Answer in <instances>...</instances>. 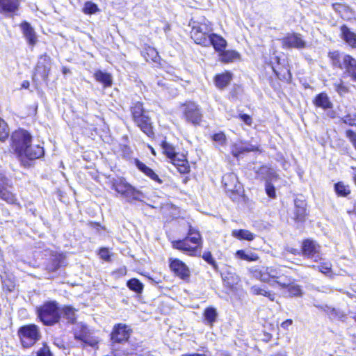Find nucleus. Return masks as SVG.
Returning <instances> with one entry per match:
<instances>
[{
	"mask_svg": "<svg viewBox=\"0 0 356 356\" xmlns=\"http://www.w3.org/2000/svg\"><path fill=\"white\" fill-rule=\"evenodd\" d=\"M327 312L332 318L341 319L344 317V314L339 309L327 307Z\"/></svg>",
	"mask_w": 356,
	"mask_h": 356,
	"instance_id": "obj_48",
	"label": "nucleus"
},
{
	"mask_svg": "<svg viewBox=\"0 0 356 356\" xmlns=\"http://www.w3.org/2000/svg\"><path fill=\"white\" fill-rule=\"evenodd\" d=\"M169 266L170 270L179 278L186 280L190 277L191 272L189 268L182 261L175 259H169Z\"/></svg>",
	"mask_w": 356,
	"mask_h": 356,
	"instance_id": "obj_14",
	"label": "nucleus"
},
{
	"mask_svg": "<svg viewBox=\"0 0 356 356\" xmlns=\"http://www.w3.org/2000/svg\"><path fill=\"white\" fill-rule=\"evenodd\" d=\"M202 258L204 261H206L208 264L211 265L214 269H217V264L214 259L212 257V254L210 252H206L203 254Z\"/></svg>",
	"mask_w": 356,
	"mask_h": 356,
	"instance_id": "obj_49",
	"label": "nucleus"
},
{
	"mask_svg": "<svg viewBox=\"0 0 356 356\" xmlns=\"http://www.w3.org/2000/svg\"><path fill=\"white\" fill-rule=\"evenodd\" d=\"M334 191L339 196L346 197L350 193V186L342 181L334 184Z\"/></svg>",
	"mask_w": 356,
	"mask_h": 356,
	"instance_id": "obj_40",
	"label": "nucleus"
},
{
	"mask_svg": "<svg viewBox=\"0 0 356 356\" xmlns=\"http://www.w3.org/2000/svg\"><path fill=\"white\" fill-rule=\"evenodd\" d=\"M188 238H184V240L176 241L172 242V247L175 249L179 250L184 252L187 253L190 256H195L197 254V251L196 250V248L193 245H190L188 244Z\"/></svg>",
	"mask_w": 356,
	"mask_h": 356,
	"instance_id": "obj_21",
	"label": "nucleus"
},
{
	"mask_svg": "<svg viewBox=\"0 0 356 356\" xmlns=\"http://www.w3.org/2000/svg\"><path fill=\"white\" fill-rule=\"evenodd\" d=\"M346 135L356 149V133L349 129L346 131Z\"/></svg>",
	"mask_w": 356,
	"mask_h": 356,
	"instance_id": "obj_53",
	"label": "nucleus"
},
{
	"mask_svg": "<svg viewBox=\"0 0 356 356\" xmlns=\"http://www.w3.org/2000/svg\"><path fill=\"white\" fill-rule=\"evenodd\" d=\"M341 33L342 38L348 44H349L352 47H354L355 46L356 34L352 32L349 29V28H348L346 26H342L341 27Z\"/></svg>",
	"mask_w": 356,
	"mask_h": 356,
	"instance_id": "obj_29",
	"label": "nucleus"
},
{
	"mask_svg": "<svg viewBox=\"0 0 356 356\" xmlns=\"http://www.w3.org/2000/svg\"><path fill=\"white\" fill-rule=\"evenodd\" d=\"M235 256L236 258L245 260L248 261H255L259 259V256L257 253L251 251V250H237Z\"/></svg>",
	"mask_w": 356,
	"mask_h": 356,
	"instance_id": "obj_32",
	"label": "nucleus"
},
{
	"mask_svg": "<svg viewBox=\"0 0 356 356\" xmlns=\"http://www.w3.org/2000/svg\"><path fill=\"white\" fill-rule=\"evenodd\" d=\"M248 271L253 277L265 283H270L271 280L276 283L282 275L280 268L275 266H255L249 268Z\"/></svg>",
	"mask_w": 356,
	"mask_h": 356,
	"instance_id": "obj_2",
	"label": "nucleus"
},
{
	"mask_svg": "<svg viewBox=\"0 0 356 356\" xmlns=\"http://www.w3.org/2000/svg\"><path fill=\"white\" fill-rule=\"evenodd\" d=\"M278 178V175L275 169L270 168V172L268 173L266 179V182L274 181Z\"/></svg>",
	"mask_w": 356,
	"mask_h": 356,
	"instance_id": "obj_51",
	"label": "nucleus"
},
{
	"mask_svg": "<svg viewBox=\"0 0 356 356\" xmlns=\"http://www.w3.org/2000/svg\"><path fill=\"white\" fill-rule=\"evenodd\" d=\"M232 79V74L229 72L217 74L215 76L214 81L216 86L219 89H223L227 87Z\"/></svg>",
	"mask_w": 356,
	"mask_h": 356,
	"instance_id": "obj_25",
	"label": "nucleus"
},
{
	"mask_svg": "<svg viewBox=\"0 0 356 356\" xmlns=\"http://www.w3.org/2000/svg\"><path fill=\"white\" fill-rule=\"evenodd\" d=\"M44 154V148L40 145H28L27 148L21 152L18 156L21 159L26 158L29 160L38 159L42 157Z\"/></svg>",
	"mask_w": 356,
	"mask_h": 356,
	"instance_id": "obj_19",
	"label": "nucleus"
},
{
	"mask_svg": "<svg viewBox=\"0 0 356 356\" xmlns=\"http://www.w3.org/2000/svg\"><path fill=\"white\" fill-rule=\"evenodd\" d=\"M257 147L252 145H245L243 143H236L232 147V152L234 156L237 157L240 154L246 152H254Z\"/></svg>",
	"mask_w": 356,
	"mask_h": 356,
	"instance_id": "obj_27",
	"label": "nucleus"
},
{
	"mask_svg": "<svg viewBox=\"0 0 356 356\" xmlns=\"http://www.w3.org/2000/svg\"><path fill=\"white\" fill-rule=\"evenodd\" d=\"M98 10L97 6L91 1L86 2L83 8V13L89 15L95 13Z\"/></svg>",
	"mask_w": 356,
	"mask_h": 356,
	"instance_id": "obj_46",
	"label": "nucleus"
},
{
	"mask_svg": "<svg viewBox=\"0 0 356 356\" xmlns=\"http://www.w3.org/2000/svg\"><path fill=\"white\" fill-rule=\"evenodd\" d=\"M62 314L63 317L70 323H73L76 319L75 310L71 307H65L62 309Z\"/></svg>",
	"mask_w": 356,
	"mask_h": 356,
	"instance_id": "obj_43",
	"label": "nucleus"
},
{
	"mask_svg": "<svg viewBox=\"0 0 356 356\" xmlns=\"http://www.w3.org/2000/svg\"><path fill=\"white\" fill-rule=\"evenodd\" d=\"M131 113L134 122L147 136H154L152 122L148 113L143 108V104L137 102L131 107Z\"/></svg>",
	"mask_w": 356,
	"mask_h": 356,
	"instance_id": "obj_1",
	"label": "nucleus"
},
{
	"mask_svg": "<svg viewBox=\"0 0 356 356\" xmlns=\"http://www.w3.org/2000/svg\"><path fill=\"white\" fill-rule=\"evenodd\" d=\"M22 0H0V15L13 17L19 10Z\"/></svg>",
	"mask_w": 356,
	"mask_h": 356,
	"instance_id": "obj_13",
	"label": "nucleus"
},
{
	"mask_svg": "<svg viewBox=\"0 0 356 356\" xmlns=\"http://www.w3.org/2000/svg\"><path fill=\"white\" fill-rule=\"evenodd\" d=\"M212 140L218 147H224L227 143V138L223 132L214 134L212 136Z\"/></svg>",
	"mask_w": 356,
	"mask_h": 356,
	"instance_id": "obj_42",
	"label": "nucleus"
},
{
	"mask_svg": "<svg viewBox=\"0 0 356 356\" xmlns=\"http://www.w3.org/2000/svg\"><path fill=\"white\" fill-rule=\"evenodd\" d=\"M318 268L319 269V270L321 273H323L324 274H327V273H329L331 270V264L325 263V264L318 266Z\"/></svg>",
	"mask_w": 356,
	"mask_h": 356,
	"instance_id": "obj_56",
	"label": "nucleus"
},
{
	"mask_svg": "<svg viewBox=\"0 0 356 356\" xmlns=\"http://www.w3.org/2000/svg\"><path fill=\"white\" fill-rule=\"evenodd\" d=\"M270 172V168L267 165L261 166L257 171L256 174L257 177L261 179H265L267 177L268 173Z\"/></svg>",
	"mask_w": 356,
	"mask_h": 356,
	"instance_id": "obj_47",
	"label": "nucleus"
},
{
	"mask_svg": "<svg viewBox=\"0 0 356 356\" xmlns=\"http://www.w3.org/2000/svg\"><path fill=\"white\" fill-rule=\"evenodd\" d=\"M9 136V129L6 122L0 118V140H5Z\"/></svg>",
	"mask_w": 356,
	"mask_h": 356,
	"instance_id": "obj_44",
	"label": "nucleus"
},
{
	"mask_svg": "<svg viewBox=\"0 0 356 356\" xmlns=\"http://www.w3.org/2000/svg\"><path fill=\"white\" fill-rule=\"evenodd\" d=\"M294 219L298 222H303L306 217V202L304 200L296 199Z\"/></svg>",
	"mask_w": 356,
	"mask_h": 356,
	"instance_id": "obj_23",
	"label": "nucleus"
},
{
	"mask_svg": "<svg viewBox=\"0 0 356 356\" xmlns=\"http://www.w3.org/2000/svg\"><path fill=\"white\" fill-rule=\"evenodd\" d=\"M293 323V321L291 319H287L285 321H284L282 324H281V327L283 328V329H285V330H288L289 327L290 325H291Z\"/></svg>",
	"mask_w": 356,
	"mask_h": 356,
	"instance_id": "obj_60",
	"label": "nucleus"
},
{
	"mask_svg": "<svg viewBox=\"0 0 356 356\" xmlns=\"http://www.w3.org/2000/svg\"><path fill=\"white\" fill-rule=\"evenodd\" d=\"M8 179L6 177H0V199L8 204H15L19 207L16 195L6 188L8 186Z\"/></svg>",
	"mask_w": 356,
	"mask_h": 356,
	"instance_id": "obj_15",
	"label": "nucleus"
},
{
	"mask_svg": "<svg viewBox=\"0 0 356 356\" xmlns=\"http://www.w3.org/2000/svg\"><path fill=\"white\" fill-rule=\"evenodd\" d=\"M353 178L354 183H355V185H356V172H355V173L353 174Z\"/></svg>",
	"mask_w": 356,
	"mask_h": 356,
	"instance_id": "obj_64",
	"label": "nucleus"
},
{
	"mask_svg": "<svg viewBox=\"0 0 356 356\" xmlns=\"http://www.w3.org/2000/svg\"><path fill=\"white\" fill-rule=\"evenodd\" d=\"M271 356H286L284 353H277Z\"/></svg>",
	"mask_w": 356,
	"mask_h": 356,
	"instance_id": "obj_63",
	"label": "nucleus"
},
{
	"mask_svg": "<svg viewBox=\"0 0 356 356\" xmlns=\"http://www.w3.org/2000/svg\"><path fill=\"white\" fill-rule=\"evenodd\" d=\"M207 40H209L208 42L202 46L208 47L212 45L215 50L218 52H221L227 46L226 40L222 36L215 33L209 35Z\"/></svg>",
	"mask_w": 356,
	"mask_h": 356,
	"instance_id": "obj_20",
	"label": "nucleus"
},
{
	"mask_svg": "<svg viewBox=\"0 0 356 356\" xmlns=\"http://www.w3.org/2000/svg\"><path fill=\"white\" fill-rule=\"evenodd\" d=\"M332 65L341 69H346L347 73L356 81V60L349 55L340 54L338 51L329 54Z\"/></svg>",
	"mask_w": 356,
	"mask_h": 356,
	"instance_id": "obj_4",
	"label": "nucleus"
},
{
	"mask_svg": "<svg viewBox=\"0 0 356 356\" xmlns=\"http://www.w3.org/2000/svg\"><path fill=\"white\" fill-rule=\"evenodd\" d=\"M112 188L125 197L128 202L139 200L142 193L128 184L123 178H117L112 181Z\"/></svg>",
	"mask_w": 356,
	"mask_h": 356,
	"instance_id": "obj_7",
	"label": "nucleus"
},
{
	"mask_svg": "<svg viewBox=\"0 0 356 356\" xmlns=\"http://www.w3.org/2000/svg\"><path fill=\"white\" fill-rule=\"evenodd\" d=\"M38 356H52L49 348L44 345L38 352Z\"/></svg>",
	"mask_w": 356,
	"mask_h": 356,
	"instance_id": "obj_54",
	"label": "nucleus"
},
{
	"mask_svg": "<svg viewBox=\"0 0 356 356\" xmlns=\"http://www.w3.org/2000/svg\"><path fill=\"white\" fill-rule=\"evenodd\" d=\"M11 138L13 148L17 155L23 152L32 141L31 134L24 129H18L13 132Z\"/></svg>",
	"mask_w": 356,
	"mask_h": 356,
	"instance_id": "obj_9",
	"label": "nucleus"
},
{
	"mask_svg": "<svg viewBox=\"0 0 356 356\" xmlns=\"http://www.w3.org/2000/svg\"><path fill=\"white\" fill-rule=\"evenodd\" d=\"M131 330L124 324L115 325L111 333V340L113 343H121L126 341L130 337Z\"/></svg>",
	"mask_w": 356,
	"mask_h": 356,
	"instance_id": "obj_17",
	"label": "nucleus"
},
{
	"mask_svg": "<svg viewBox=\"0 0 356 356\" xmlns=\"http://www.w3.org/2000/svg\"><path fill=\"white\" fill-rule=\"evenodd\" d=\"M73 333L75 339L92 348L97 347L99 343L98 339L93 336V333L82 323H76L74 326Z\"/></svg>",
	"mask_w": 356,
	"mask_h": 356,
	"instance_id": "obj_8",
	"label": "nucleus"
},
{
	"mask_svg": "<svg viewBox=\"0 0 356 356\" xmlns=\"http://www.w3.org/2000/svg\"><path fill=\"white\" fill-rule=\"evenodd\" d=\"M286 251L288 252H290L294 255H298L300 254V251L298 249L291 248V247H286L285 248Z\"/></svg>",
	"mask_w": 356,
	"mask_h": 356,
	"instance_id": "obj_59",
	"label": "nucleus"
},
{
	"mask_svg": "<svg viewBox=\"0 0 356 356\" xmlns=\"http://www.w3.org/2000/svg\"><path fill=\"white\" fill-rule=\"evenodd\" d=\"M51 67V59L47 54L42 55L38 61L35 67V72L44 80H47L50 73Z\"/></svg>",
	"mask_w": 356,
	"mask_h": 356,
	"instance_id": "obj_16",
	"label": "nucleus"
},
{
	"mask_svg": "<svg viewBox=\"0 0 356 356\" xmlns=\"http://www.w3.org/2000/svg\"><path fill=\"white\" fill-rule=\"evenodd\" d=\"M355 118L351 115H346L344 118H342L343 122L350 126L355 125Z\"/></svg>",
	"mask_w": 356,
	"mask_h": 356,
	"instance_id": "obj_55",
	"label": "nucleus"
},
{
	"mask_svg": "<svg viewBox=\"0 0 356 356\" xmlns=\"http://www.w3.org/2000/svg\"><path fill=\"white\" fill-rule=\"evenodd\" d=\"M143 56L147 61L157 63L159 60V56L156 49L147 47L141 52Z\"/></svg>",
	"mask_w": 356,
	"mask_h": 356,
	"instance_id": "obj_34",
	"label": "nucleus"
},
{
	"mask_svg": "<svg viewBox=\"0 0 356 356\" xmlns=\"http://www.w3.org/2000/svg\"><path fill=\"white\" fill-rule=\"evenodd\" d=\"M276 284L281 288L287 289L289 297L301 296L302 294L301 287L298 284H291L290 280L287 281L277 280Z\"/></svg>",
	"mask_w": 356,
	"mask_h": 356,
	"instance_id": "obj_22",
	"label": "nucleus"
},
{
	"mask_svg": "<svg viewBox=\"0 0 356 356\" xmlns=\"http://www.w3.org/2000/svg\"><path fill=\"white\" fill-rule=\"evenodd\" d=\"M99 255L102 258L106 260L108 259L109 258L108 251L107 249H101L99 252Z\"/></svg>",
	"mask_w": 356,
	"mask_h": 356,
	"instance_id": "obj_58",
	"label": "nucleus"
},
{
	"mask_svg": "<svg viewBox=\"0 0 356 356\" xmlns=\"http://www.w3.org/2000/svg\"><path fill=\"white\" fill-rule=\"evenodd\" d=\"M18 336L24 348L32 346L41 337L40 329L35 324H29L19 327Z\"/></svg>",
	"mask_w": 356,
	"mask_h": 356,
	"instance_id": "obj_6",
	"label": "nucleus"
},
{
	"mask_svg": "<svg viewBox=\"0 0 356 356\" xmlns=\"http://www.w3.org/2000/svg\"><path fill=\"white\" fill-rule=\"evenodd\" d=\"M29 86V81H24L23 83H22V87L24 88H27Z\"/></svg>",
	"mask_w": 356,
	"mask_h": 356,
	"instance_id": "obj_62",
	"label": "nucleus"
},
{
	"mask_svg": "<svg viewBox=\"0 0 356 356\" xmlns=\"http://www.w3.org/2000/svg\"><path fill=\"white\" fill-rule=\"evenodd\" d=\"M64 263V257L62 255H56L47 265V270L49 272H54Z\"/></svg>",
	"mask_w": 356,
	"mask_h": 356,
	"instance_id": "obj_37",
	"label": "nucleus"
},
{
	"mask_svg": "<svg viewBox=\"0 0 356 356\" xmlns=\"http://www.w3.org/2000/svg\"><path fill=\"white\" fill-rule=\"evenodd\" d=\"M314 103L316 106L321 107L325 110L332 107V103L330 102L327 95L325 92L318 94L316 97Z\"/></svg>",
	"mask_w": 356,
	"mask_h": 356,
	"instance_id": "obj_28",
	"label": "nucleus"
},
{
	"mask_svg": "<svg viewBox=\"0 0 356 356\" xmlns=\"http://www.w3.org/2000/svg\"><path fill=\"white\" fill-rule=\"evenodd\" d=\"M222 181L227 192L238 193L241 188L236 175L233 172L225 174Z\"/></svg>",
	"mask_w": 356,
	"mask_h": 356,
	"instance_id": "obj_18",
	"label": "nucleus"
},
{
	"mask_svg": "<svg viewBox=\"0 0 356 356\" xmlns=\"http://www.w3.org/2000/svg\"><path fill=\"white\" fill-rule=\"evenodd\" d=\"M283 48L302 49L306 47L307 42L300 33H289L282 39Z\"/></svg>",
	"mask_w": 356,
	"mask_h": 356,
	"instance_id": "obj_12",
	"label": "nucleus"
},
{
	"mask_svg": "<svg viewBox=\"0 0 356 356\" xmlns=\"http://www.w3.org/2000/svg\"><path fill=\"white\" fill-rule=\"evenodd\" d=\"M250 291L254 296H263L267 297L271 301H274L275 298V294L269 291L264 285L254 284L250 287Z\"/></svg>",
	"mask_w": 356,
	"mask_h": 356,
	"instance_id": "obj_24",
	"label": "nucleus"
},
{
	"mask_svg": "<svg viewBox=\"0 0 356 356\" xmlns=\"http://www.w3.org/2000/svg\"><path fill=\"white\" fill-rule=\"evenodd\" d=\"M232 235L239 240L251 241L254 238V234L246 229H234Z\"/></svg>",
	"mask_w": 356,
	"mask_h": 356,
	"instance_id": "obj_36",
	"label": "nucleus"
},
{
	"mask_svg": "<svg viewBox=\"0 0 356 356\" xmlns=\"http://www.w3.org/2000/svg\"><path fill=\"white\" fill-rule=\"evenodd\" d=\"M40 320L47 325L58 322L61 312L56 302H47L37 309Z\"/></svg>",
	"mask_w": 356,
	"mask_h": 356,
	"instance_id": "obj_3",
	"label": "nucleus"
},
{
	"mask_svg": "<svg viewBox=\"0 0 356 356\" xmlns=\"http://www.w3.org/2000/svg\"><path fill=\"white\" fill-rule=\"evenodd\" d=\"M127 285L129 289L138 293H142L143 290V284L136 278L129 280Z\"/></svg>",
	"mask_w": 356,
	"mask_h": 356,
	"instance_id": "obj_41",
	"label": "nucleus"
},
{
	"mask_svg": "<svg viewBox=\"0 0 356 356\" xmlns=\"http://www.w3.org/2000/svg\"><path fill=\"white\" fill-rule=\"evenodd\" d=\"M240 119L247 125H252V118L247 114H241L239 115Z\"/></svg>",
	"mask_w": 356,
	"mask_h": 356,
	"instance_id": "obj_57",
	"label": "nucleus"
},
{
	"mask_svg": "<svg viewBox=\"0 0 356 356\" xmlns=\"http://www.w3.org/2000/svg\"><path fill=\"white\" fill-rule=\"evenodd\" d=\"M334 90L340 95L343 96L348 92V88L343 84L341 80L335 82L333 84Z\"/></svg>",
	"mask_w": 356,
	"mask_h": 356,
	"instance_id": "obj_45",
	"label": "nucleus"
},
{
	"mask_svg": "<svg viewBox=\"0 0 356 356\" xmlns=\"http://www.w3.org/2000/svg\"><path fill=\"white\" fill-rule=\"evenodd\" d=\"M220 60L223 63H232L239 59V54L234 50L222 51L220 54Z\"/></svg>",
	"mask_w": 356,
	"mask_h": 356,
	"instance_id": "obj_33",
	"label": "nucleus"
},
{
	"mask_svg": "<svg viewBox=\"0 0 356 356\" xmlns=\"http://www.w3.org/2000/svg\"><path fill=\"white\" fill-rule=\"evenodd\" d=\"M212 24L205 18L192 23L191 38L195 42L201 45L207 44L209 35L212 31Z\"/></svg>",
	"mask_w": 356,
	"mask_h": 356,
	"instance_id": "obj_5",
	"label": "nucleus"
},
{
	"mask_svg": "<svg viewBox=\"0 0 356 356\" xmlns=\"http://www.w3.org/2000/svg\"><path fill=\"white\" fill-rule=\"evenodd\" d=\"M136 165L137 168L143 172L145 175H146L147 177H149L152 180L161 184L162 181L159 177V176L149 167H147L145 164L140 162L138 160L136 161Z\"/></svg>",
	"mask_w": 356,
	"mask_h": 356,
	"instance_id": "obj_30",
	"label": "nucleus"
},
{
	"mask_svg": "<svg viewBox=\"0 0 356 356\" xmlns=\"http://www.w3.org/2000/svg\"><path fill=\"white\" fill-rule=\"evenodd\" d=\"M266 192L270 197H275V189L270 182L266 183Z\"/></svg>",
	"mask_w": 356,
	"mask_h": 356,
	"instance_id": "obj_52",
	"label": "nucleus"
},
{
	"mask_svg": "<svg viewBox=\"0 0 356 356\" xmlns=\"http://www.w3.org/2000/svg\"><path fill=\"white\" fill-rule=\"evenodd\" d=\"M182 356H206L204 354H199V353H195L191 355H185Z\"/></svg>",
	"mask_w": 356,
	"mask_h": 356,
	"instance_id": "obj_61",
	"label": "nucleus"
},
{
	"mask_svg": "<svg viewBox=\"0 0 356 356\" xmlns=\"http://www.w3.org/2000/svg\"><path fill=\"white\" fill-rule=\"evenodd\" d=\"M320 248L316 241L306 239L302 242L301 252L305 257L318 262L322 259Z\"/></svg>",
	"mask_w": 356,
	"mask_h": 356,
	"instance_id": "obj_11",
	"label": "nucleus"
},
{
	"mask_svg": "<svg viewBox=\"0 0 356 356\" xmlns=\"http://www.w3.org/2000/svg\"><path fill=\"white\" fill-rule=\"evenodd\" d=\"M163 153L169 158L173 164L177 161V154L175 147L166 141H163L161 144Z\"/></svg>",
	"mask_w": 356,
	"mask_h": 356,
	"instance_id": "obj_35",
	"label": "nucleus"
},
{
	"mask_svg": "<svg viewBox=\"0 0 356 356\" xmlns=\"http://www.w3.org/2000/svg\"><path fill=\"white\" fill-rule=\"evenodd\" d=\"M186 162L185 160L178 159V160H177V161H175V164H174V165H178L179 167V171L181 173H186L188 172V167L186 166Z\"/></svg>",
	"mask_w": 356,
	"mask_h": 356,
	"instance_id": "obj_50",
	"label": "nucleus"
},
{
	"mask_svg": "<svg viewBox=\"0 0 356 356\" xmlns=\"http://www.w3.org/2000/svg\"><path fill=\"white\" fill-rule=\"evenodd\" d=\"M184 119L193 124H199L202 115L199 106L193 102H186L180 107Z\"/></svg>",
	"mask_w": 356,
	"mask_h": 356,
	"instance_id": "obj_10",
	"label": "nucleus"
},
{
	"mask_svg": "<svg viewBox=\"0 0 356 356\" xmlns=\"http://www.w3.org/2000/svg\"><path fill=\"white\" fill-rule=\"evenodd\" d=\"M95 76L96 80L102 83L105 87H108L112 85V77L111 74L99 70L95 74Z\"/></svg>",
	"mask_w": 356,
	"mask_h": 356,
	"instance_id": "obj_39",
	"label": "nucleus"
},
{
	"mask_svg": "<svg viewBox=\"0 0 356 356\" xmlns=\"http://www.w3.org/2000/svg\"><path fill=\"white\" fill-rule=\"evenodd\" d=\"M188 241H190L193 247L196 248V250H198V248L202 245V239L200 234L198 231H197L195 228L190 227L188 236L186 237Z\"/></svg>",
	"mask_w": 356,
	"mask_h": 356,
	"instance_id": "obj_31",
	"label": "nucleus"
},
{
	"mask_svg": "<svg viewBox=\"0 0 356 356\" xmlns=\"http://www.w3.org/2000/svg\"><path fill=\"white\" fill-rule=\"evenodd\" d=\"M23 34L31 44H34L36 42V37L33 29L29 23L24 22L20 25Z\"/></svg>",
	"mask_w": 356,
	"mask_h": 356,
	"instance_id": "obj_26",
	"label": "nucleus"
},
{
	"mask_svg": "<svg viewBox=\"0 0 356 356\" xmlns=\"http://www.w3.org/2000/svg\"><path fill=\"white\" fill-rule=\"evenodd\" d=\"M203 315L207 323L212 325L217 318L218 313L214 307H209L205 309Z\"/></svg>",
	"mask_w": 356,
	"mask_h": 356,
	"instance_id": "obj_38",
	"label": "nucleus"
}]
</instances>
